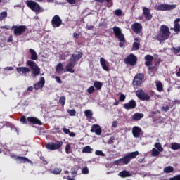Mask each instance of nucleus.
Masks as SVG:
<instances>
[{"instance_id":"46","label":"nucleus","mask_w":180,"mask_h":180,"mask_svg":"<svg viewBox=\"0 0 180 180\" xmlns=\"http://www.w3.org/2000/svg\"><path fill=\"white\" fill-rule=\"evenodd\" d=\"M96 155H100L101 157H105V153L102 150H96Z\"/></svg>"},{"instance_id":"8","label":"nucleus","mask_w":180,"mask_h":180,"mask_svg":"<svg viewBox=\"0 0 180 180\" xmlns=\"http://www.w3.org/2000/svg\"><path fill=\"white\" fill-rule=\"evenodd\" d=\"M143 79H144V75L139 73L137 74L133 81V85L135 88H139L140 85H141V82H143Z\"/></svg>"},{"instance_id":"6","label":"nucleus","mask_w":180,"mask_h":180,"mask_svg":"<svg viewBox=\"0 0 180 180\" xmlns=\"http://www.w3.org/2000/svg\"><path fill=\"white\" fill-rule=\"evenodd\" d=\"M11 29L13 30L15 36H22L26 32V26L25 25H14Z\"/></svg>"},{"instance_id":"25","label":"nucleus","mask_w":180,"mask_h":180,"mask_svg":"<svg viewBox=\"0 0 180 180\" xmlns=\"http://www.w3.org/2000/svg\"><path fill=\"white\" fill-rule=\"evenodd\" d=\"M153 57L150 55H146L145 56V60H146L145 65L146 67H149V65H151V63H153Z\"/></svg>"},{"instance_id":"2","label":"nucleus","mask_w":180,"mask_h":180,"mask_svg":"<svg viewBox=\"0 0 180 180\" xmlns=\"http://www.w3.org/2000/svg\"><path fill=\"white\" fill-rule=\"evenodd\" d=\"M171 34L169 28L167 25H162L160 27V31L156 37V40L159 41H164L167 40Z\"/></svg>"},{"instance_id":"32","label":"nucleus","mask_w":180,"mask_h":180,"mask_svg":"<svg viewBox=\"0 0 180 180\" xmlns=\"http://www.w3.org/2000/svg\"><path fill=\"white\" fill-rule=\"evenodd\" d=\"M163 172L165 174H171V172H174V167L172 166H167L164 168Z\"/></svg>"},{"instance_id":"48","label":"nucleus","mask_w":180,"mask_h":180,"mask_svg":"<svg viewBox=\"0 0 180 180\" xmlns=\"http://www.w3.org/2000/svg\"><path fill=\"white\" fill-rule=\"evenodd\" d=\"M68 113H69V115L70 116H75V113H77V112L74 109L73 110H68Z\"/></svg>"},{"instance_id":"11","label":"nucleus","mask_w":180,"mask_h":180,"mask_svg":"<svg viewBox=\"0 0 180 180\" xmlns=\"http://www.w3.org/2000/svg\"><path fill=\"white\" fill-rule=\"evenodd\" d=\"M27 6L30 8L34 12H39L40 11V5L33 1H27Z\"/></svg>"},{"instance_id":"52","label":"nucleus","mask_w":180,"mask_h":180,"mask_svg":"<svg viewBox=\"0 0 180 180\" xmlns=\"http://www.w3.org/2000/svg\"><path fill=\"white\" fill-rule=\"evenodd\" d=\"M126 99V96L124 94H121L120 96V102H124V101H125Z\"/></svg>"},{"instance_id":"9","label":"nucleus","mask_w":180,"mask_h":180,"mask_svg":"<svg viewBox=\"0 0 180 180\" xmlns=\"http://www.w3.org/2000/svg\"><path fill=\"white\" fill-rule=\"evenodd\" d=\"M176 8V5L175 4H160L157 7L158 11H172V9H175Z\"/></svg>"},{"instance_id":"3","label":"nucleus","mask_w":180,"mask_h":180,"mask_svg":"<svg viewBox=\"0 0 180 180\" xmlns=\"http://www.w3.org/2000/svg\"><path fill=\"white\" fill-rule=\"evenodd\" d=\"M27 65L31 68L32 77H37V75L40 74V68H39V65H37L34 61L28 60L27 62Z\"/></svg>"},{"instance_id":"12","label":"nucleus","mask_w":180,"mask_h":180,"mask_svg":"<svg viewBox=\"0 0 180 180\" xmlns=\"http://www.w3.org/2000/svg\"><path fill=\"white\" fill-rule=\"evenodd\" d=\"M125 64H129V65H136L137 63V57L133 53H131L127 58L124 60Z\"/></svg>"},{"instance_id":"13","label":"nucleus","mask_w":180,"mask_h":180,"mask_svg":"<svg viewBox=\"0 0 180 180\" xmlns=\"http://www.w3.org/2000/svg\"><path fill=\"white\" fill-rule=\"evenodd\" d=\"M16 71L18 74H21V75L26 77V75L30 72V68L27 67H18L16 68Z\"/></svg>"},{"instance_id":"14","label":"nucleus","mask_w":180,"mask_h":180,"mask_svg":"<svg viewBox=\"0 0 180 180\" xmlns=\"http://www.w3.org/2000/svg\"><path fill=\"white\" fill-rule=\"evenodd\" d=\"M131 29L134 33L139 34V33H141V30H143V25L139 22H135L131 25Z\"/></svg>"},{"instance_id":"22","label":"nucleus","mask_w":180,"mask_h":180,"mask_svg":"<svg viewBox=\"0 0 180 180\" xmlns=\"http://www.w3.org/2000/svg\"><path fill=\"white\" fill-rule=\"evenodd\" d=\"M100 64L104 71H109V68L108 67V62L106 61V60H105V58H100Z\"/></svg>"},{"instance_id":"5","label":"nucleus","mask_w":180,"mask_h":180,"mask_svg":"<svg viewBox=\"0 0 180 180\" xmlns=\"http://www.w3.org/2000/svg\"><path fill=\"white\" fill-rule=\"evenodd\" d=\"M154 147L151 150V154L153 157H158L160 155V153H162L164 151V148L160 143H155Z\"/></svg>"},{"instance_id":"47","label":"nucleus","mask_w":180,"mask_h":180,"mask_svg":"<svg viewBox=\"0 0 180 180\" xmlns=\"http://www.w3.org/2000/svg\"><path fill=\"white\" fill-rule=\"evenodd\" d=\"M87 92L88 94H94V92H95V87H94V86H90L87 89Z\"/></svg>"},{"instance_id":"61","label":"nucleus","mask_w":180,"mask_h":180,"mask_svg":"<svg viewBox=\"0 0 180 180\" xmlns=\"http://www.w3.org/2000/svg\"><path fill=\"white\" fill-rule=\"evenodd\" d=\"M13 40L12 38V36H10L7 40L8 43H11V41Z\"/></svg>"},{"instance_id":"62","label":"nucleus","mask_w":180,"mask_h":180,"mask_svg":"<svg viewBox=\"0 0 180 180\" xmlns=\"http://www.w3.org/2000/svg\"><path fill=\"white\" fill-rule=\"evenodd\" d=\"M79 37V34L74 33V37H75L76 39H78Z\"/></svg>"},{"instance_id":"59","label":"nucleus","mask_w":180,"mask_h":180,"mask_svg":"<svg viewBox=\"0 0 180 180\" xmlns=\"http://www.w3.org/2000/svg\"><path fill=\"white\" fill-rule=\"evenodd\" d=\"M68 4H75V0H66Z\"/></svg>"},{"instance_id":"43","label":"nucleus","mask_w":180,"mask_h":180,"mask_svg":"<svg viewBox=\"0 0 180 180\" xmlns=\"http://www.w3.org/2000/svg\"><path fill=\"white\" fill-rule=\"evenodd\" d=\"M17 159L18 160V161H20L21 162H26V161H29L27 158L25 157H18Z\"/></svg>"},{"instance_id":"26","label":"nucleus","mask_w":180,"mask_h":180,"mask_svg":"<svg viewBox=\"0 0 180 180\" xmlns=\"http://www.w3.org/2000/svg\"><path fill=\"white\" fill-rule=\"evenodd\" d=\"M140 38H135L133 44V49L134 50H139L140 49Z\"/></svg>"},{"instance_id":"10","label":"nucleus","mask_w":180,"mask_h":180,"mask_svg":"<svg viewBox=\"0 0 180 180\" xmlns=\"http://www.w3.org/2000/svg\"><path fill=\"white\" fill-rule=\"evenodd\" d=\"M51 25L53 27H60L63 25V20L58 15H55L51 20Z\"/></svg>"},{"instance_id":"1","label":"nucleus","mask_w":180,"mask_h":180,"mask_svg":"<svg viewBox=\"0 0 180 180\" xmlns=\"http://www.w3.org/2000/svg\"><path fill=\"white\" fill-rule=\"evenodd\" d=\"M137 155H139V151L131 152L124 157L114 161V164H115V165H122V164L127 165V164H129L131 160L136 158Z\"/></svg>"},{"instance_id":"23","label":"nucleus","mask_w":180,"mask_h":180,"mask_svg":"<svg viewBox=\"0 0 180 180\" xmlns=\"http://www.w3.org/2000/svg\"><path fill=\"white\" fill-rule=\"evenodd\" d=\"M179 20H175L174 23V26L173 28H171V30H174L176 34L180 32V25L179 22H178Z\"/></svg>"},{"instance_id":"20","label":"nucleus","mask_w":180,"mask_h":180,"mask_svg":"<svg viewBox=\"0 0 180 180\" xmlns=\"http://www.w3.org/2000/svg\"><path fill=\"white\" fill-rule=\"evenodd\" d=\"M27 121L30 122V123H32V124H39V126L43 124L41 121L35 117H28Z\"/></svg>"},{"instance_id":"58","label":"nucleus","mask_w":180,"mask_h":180,"mask_svg":"<svg viewBox=\"0 0 180 180\" xmlns=\"http://www.w3.org/2000/svg\"><path fill=\"white\" fill-rule=\"evenodd\" d=\"M86 29H88V30H92L94 29V26L86 25Z\"/></svg>"},{"instance_id":"24","label":"nucleus","mask_w":180,"mask_h":180,"mask_svg":"<svg viewBox=\"0 0 180 180\" xmlns=\"http://www.w3.org/2000/svg\"><path fill=\"white\" fill-rule=\"evenodd\" d=\"M144 117V114L140 113V112H136L132 115V120H141V119H143Z\"/></svg>"},{"instance_id":"45","label":"nucleus","mask_w":180,"mask_h":180,"mask_svg":"<svg viewBox=\"0 0 180 180\" xmlns=\"http://www.w3.org/2000/svg\"><path fill=\"white\" fill-rule=\"evenodd\" d=\"M122 13H123L122 9H117L115 11V14L116 15V16H122Z\"/></svg>"},{"instance_id":"42","label":"nucleus","mask_w":180,"mask_h":180,"mask_svg":"<svg viewBox=\"0 0 180 180\" xmlns=\"http://www.w3.org/2000/svg\"><path fill=\"white\" fill-rule=\"evenodd\" d=\"M59 103H60L62 106H64L65 105V96H63L60 98Z\"/></svg>"},{"instance_id":"15","label":"nucleus","mask_w":180,"mask_h":180,"mask_svg":"<svg viewBox=\"0 0 180 180\" xmlns=\"http://www.w3.org/2000/svg\"><path fill=\"white\" fill-rule=\"evenodd\" d=\"M143 132V130L141 128L135 126L132 128V134L135 139H139L140 136H141V133Z\"/></svg>"},{"instance_id":"27","label":"nucleus","mask_w":180,"mask_h":180,"mask_svg":"<svg viewBox=\"0 0 180 180\" xmlns=\"http://www.w3.org/2000/svg\"><path fill=\"white\" fill-rule=\"evenodd\" d=\"M82 153H86L88 154H91L94 151V148H91L89 146H86L82 149Z\"/></svg>"},{"instance_id":"55","label":"nucleus","mask_w":180,"mask_h":180,"mask_svg":"<svg viewBox=\"0 0 180 180\" xmlns=\"http://www.w3.org/2000/svg\"><path fill=\"white\" fill-rule=\"evenodd\" d=\"M169 180H180V175H176L174 177H172Z\"/></svg>"},{"instance_id":"16","label":"nucleus","mask_w":180,"mask_h":180,"mask_svg":"<svg viewBox=\"0 0 180 180\" xmlns=\"http://www.w3.org/2000/svg\"><path fill=\"white\" fill-rule=\"evenodd\" d=\"M136 106H137L136 101L131 100L128 103L124 104L123 108L127 110H130L131 109H134Z\"/></svg>"},{"instance_id":"28","label":"nucleus","mask_w":180,"mask_h":180,"mask_svg":"<svg viewBox=\"0 0 180 180\" xmlns=\"http://www.w3.org/2000/svg\"><path fill=\"white\" fill-rule=\"evenodd\" d=\"M119 176L122 178H127V176H131V174L129 172L124 170L119 173Z\"/></svg>"},{"instance_id":"38","label":"nucleus","mask_w":180,"mask_h":180,"mask_svg":"<svg viewBox=\"0 0 180 180\" xmlns=\"http://www.w3.org/2000/svg\"><path fill=\"white\" fill-rule=\"evenodd\" d=\"M5 18H8V13L6 11H3L0 13V22Z\"/></svg>"},{"instance_id":"63","label":"nucleus","mask_w":180,"mask_h":180,"mask_svg":"<svg viewBox=\"0 0 180 180\" xmlns=\"http://www.w3.org/2000/svg\"><path fill=\"white\" fill-rule=\"evenodd\" d=\"M27 91H33V86H30V87H28V88H27Z\"/></svg>"},{"instance_id":"33","label":"nucleus","mask_w":180,"mask_h":180,"mask_svg":"<svg viewBox=\"0 0 180 180\" xmlns=\"http://www.w3.org/2000/svg\"><path fill=\"white\" fill-rule=\"evenodd\" d=\"M72 57L73 58V61L75 63V61H78V60L82 57V53H79L78 54H72Z\"/></svg>"},{"instance_id":"4","label":"nucleus","mask_w":180,"mask_h":180,"mask_svg":"<svg viewBox=\"0 0 180 180\" xmlns=\"http://www.w3.org/2000/svg\"><path fill=\"white\" fill-rule=\"evenodd\" d=\"M63 146V141H57L56 143H49L46 145V148L47 150H50L51 151H54L56 150H58V148H60V147Z\"/></svg>"},{"instance_id":"56","label":"nucleus","mask_w":180,"mask_h":180,"mask_svg":"<svg viewBox=\"0 0 180 180\" xmlns=\"http://www.w3.org/2000/svg\"><path fill=\"white\" fill-rule=\"evenodd\" d=\"M4 71H13V67H6Z\"/></svg>"},{"instance_id":"35","label":"nucleus","mask_w":180,"mask_h":180,"mask_svg":"<svg viewBox=\"0 0 180 180\" xmlns=\"http://www.w3.org/2000/svg\"><path fill=\"white\" fill-rule=\"evenodd\" d=\"M172 150H180V143H172L171 144Z\"/></svg>"},{"instance_id":"21","label":"nucleus","mask_w":180,"mask_h":180,"mask_svg":"<svg viewBox=\"0 0 180 180\" xmlns=\"http://www.w3.org/2000/svg\"><path fill=\"white\" fill-rule=\"evenodd\" d=\"M74 67H75V62H70L66 65V70L71 74H74Z\"/></svg>"},{"instance_id":"41","label":"nucleus","mask_w":180,"mask_h":180,"mask_svg":"<svg viewBox=\"0 0 180 180\" xmlns=\"http://www.w3.org/2000/svg\"><path fill=\"white\" fill-rule=\"evenodd\" d=\"M63 65L62 63H58V65L56 66V72H61L63 71Z\"/></svg>"},{"instance_id":"50","label":"nucleus","mask_w":180,"mask_h":180,"mask_svg":"<svg viewBox=\"0 0 180 180\" xmlns=\"http://www.w3.org/2000/svg\"><path fill=\"white\" fill-rule=\"evenodd\" d=\"M173 51L174 53H175V54H178V53H180V46L173 48Z\"/></svg>"},{"instance_id":"31","label":"nucleus","mask_w":180,"mask_h":180,"mask_svg":"<svg viewBox=\"0 0 180 180\" xmlns=\"http://www.w3.org/2000/svg\"><path fill=\"white\" fill-rule=\"evenodd\" d=\"M103 85V84L102 82L98 81H95L94 83V86H95L97 91L102 89Z\"/></svg>"},{"instance_id":"17","label":"nucleus","mask_w":180,"mask_h":180,"mask_svg":"<svg viewBox=\"0 0 180 180\" xmlns=\"http://www.w3.org/2000/svg\"><path fill=\"white\" fill-rule=\"evenodd\" d=\"M44 84H46V80L43 77H40L39 81L34 84V88L36 89V91L43 89Z\"/></svg>"},{"instance_id":"29","label":"nucleus","mask_w":180,"mask_h":180,"mask_svg":"<svg viewBox=\"0 0 180 180\" xmlns=\"http://www.w3.org/2000/svg\"><path fill=\"white\" fill-rule=\"evenodd\" d=\"M30 54H31V60H37V53H36V51L34 49H30L29 50Z\"/></svg>"},{"instance_id":"7","label":"nucleus","mask_w":180,"mask_h":180,"mask_svg":"<svg viewBox=\"0 0 180 180\" xmlns=\"http://www.w3.org/2000/svg\"><path fill=\"white\" fill-rule=\"evenodd\" d=\"M112 30L114 32L115 37L118 39L120 41H126V40L124 39V34L122 33V29H120L119 27L115 26L112 28Z\"/></svg>"},{"instance_id":"36","label":"nucleus","mask_w":180,"mask_h":180,"mask_svg":"<svg viewBox=\"0 0 180 180\" xmlns=\"http://www.w3.org/2000/svg\"><path fill=\"white\" fill-rule=\"evenodd\" d=\"M144 91L143 89H139L136 91V95L139 99L141 98V96L145 94Z\"/></svg>"},{"instance_id":"60","label":"nucleus","mask_w":180,"mask_h":180,"mask_svg":"<svg viewBox=\"0 0 180 180\" xmlns=\"http://www.w3.org/2000/svg\"><path fill=\"white\" fill-rule=\"evenodd\" d=\"M69 136H70V137H75V133H74V132H69Z\"/></svg>"},{"instance_id":"53","label":"nucleus","mask_w":180,"mask_h":180,"mask_svg":"<svg viewBox=\"0 0 180 180\" xmlns=\"http://www.w3.org/2000/svg\"><path fill=\"white\" fill-rule=\"evenodd\" d=\"M117 124H119V122L117 121H114L112 122V127L116 129V127H117Z\"/></svg>"},{"instance_id":"54","label":"nucleus","mask_w":180,"mask_h":180,"mask_svg":"<svg viewBox=\"0 0 180 180\" xmlns=\"http://www.w3.org/2000/svg\"><path fill=\"white\" fill-rule=\"evenodd\" d=\"M55 79L58 84H63V81H61V79L59 77L56 76Z\"/></svg>"},{"instance_id":"39","label":"nucleus","mask_w":180,"mask_h":180,"mask_svg":"<svg viewBox=\"0 0 180 180\" xmlns=\"http://www.w3.org/2000/svg\"><path fill=\"white\" fill-rule=\"evenodd\" d=\"M51 174H54V175H58L61 172V169L60 168H55L51 170Z\"/></svg>"},{"instance_id":"34","label":"nucleus","mask_w":180,"mask_h":180,"mask_svg":"<svg viewBox=\"0 0 180 180\" xmlns=\"http://www.w3.org/2000/svg\"><path fill=\"white\" fill-rule=\"evenodd\" d=\"M84 115L87 117V119H91L92 115H94V113L92 112V110H86L84 111Z\"/></svg>"},{"instance_id":"51","label":"nucleus","mask_w":180,"mask_h":180,"mask_svg":"<svg viewBox=\"0 0 180 180\" xmlns=\"http://www.w3.org/2000/svg\"><path fill=\"white\" fill-rule=\"evenodd\" d=\"M20 122L22 123L26 124L27 123V120H26V117L25 116H22L20 118Z\"/></svg>"},{"instance_id":"40","label":"nucleus","mask_w":180,"mask_h":180,"mask_svg":"<svg viewBox=\"0 0 180 180\" xmlns=\"http://www.w3.org/2000/svg\"><path fill=\"white\" fill-rule=\"evenodd\" d=\"M65 153L66 154H71V153H72V151H71V145L69 143L65 146Z\"/></svg>"},{"instance_id":"44","label":"nucleus","mask_w":180,"mask_h":180,"mask_svg":"<svg viewBox=\"0 0 180 180\" xmlns=\"http://www.w3.org/2000/svg\"><path fill=\"white\" fill-rule=\"evenodd\" d=\"M82 173L84 174L85 175H88L89 174V169L87 167H85L82 169Z\"/></svg>"},{"instance_id":"30","label":"nucleus","mask_w":180,"mask_h":180,"mask_svg":"<svg viewBox=\"0 0 180 180\" xmlns=\"http://www.w3.org/2000/svg\"><path fill=\"white\" fill-rule=\"evenodd\" d=\"M155 84H156L157 90L159 92H162V91H164V87L162 86V83H161V82H160V81H156Z\"/></svg>"},{"instance_id":"37","label":"nucleus","mask_w":180,"mask_h":180,"mask_svg":"<svg viewBox=\"0 0 180 180\" xmlns=\"http://www.w3.org/2000/svg\"><path fill=\"white\" fill-rule=\"evenodd\" d=\"M150 96L147 94V93H145L143 96H141L139 98L141 101H150Z\"/></svg>"},{"instance_id":"49","label":"nucleus","mask_w":180,"mask_h":180,"mask_svg":"<svg viewBox=\"0 0 180 180\" xmlns=\"http://www.w3.org/2000/svg\"><path fill=\"white\" fill-rule=\"evenodd\" d=\"M161 110H162V112H168L169 110V105L162 106Z\"/></svg>"},{"instance_id":"64","label":"nucleus","mask_w":180,"mask_h":180,"mask_svg":"<svg viewBox=\"0 0 180 180\" xmlns=\"http://www.w3.org/2000/svg\"><path fill=\"white\" fill-rule=\"evenodd\" d=\"M177 77H180V68L179 72H176Z\"/></svg>"},{"instance_id":"18","label":"nucleus","mask_w":180,"mask_h":180,"mask_svg":"<svg viewBox=\"0 0 180 180\" xmlns=\"http://www.w3.org/2000/svg\"><path fill=\"white\" fill-rule=\"evenodd\" d=\"M143 15L145 16L146 20H151L153 19V15L150 13V9L146 7H143Z\"/></svg>"},{"instance_id":"19","label":"nucleus","mask_w":180,"mask_h":180,"mask_svg":"<svg viewBox=\"0 0 180 180\" xmlns=\"http://www.w3.org/2000/svg\"><path fill=\"white\" fill-rule=\"evenodd\" d=\"M91 133H95L97 136H101L102 134V129L98 124H94L91 129Z\"/></svg>"},{"instance_id":"57","label":"nucleus","mask_w":180,"mask_h":180,"mask_svg":"<svg viewBox=\"0 0 180 180\" xmlns=\"http://www.w3.org/2000/svg\"><path fill=\"white\" fill-rule=\"evenodd\" d=\"M63 131L65 132V134H69L70 133V129H67V128H63Z\"/></svg>"}]
</instances>
